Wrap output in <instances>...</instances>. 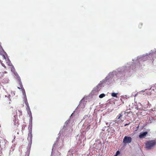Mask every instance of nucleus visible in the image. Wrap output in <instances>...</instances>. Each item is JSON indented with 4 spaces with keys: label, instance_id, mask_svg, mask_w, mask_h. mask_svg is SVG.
<instances>
[{
    "label": "nucleus",
    "instance_id": "1a4fd4ad",
    "mask_svg": "<svg viewBox=\"0 0 156 156\" xmlns=\"http://www.w3.org/2000/svg\"><path fill=\"white\" fill-rule=\"evenodd\" d=\"M28 139L31 142L32 139V136L31 133H29L28 137Z\"/></svg>",
    "mask_w": 156,
    "mask_h": 156
},
{
    "label": "nucleus",
    "instance_id": "5701e85b",
    "mask_svg": "<svg viewBox=\"0 0 156 156\" xmlns=\"http://www.w3.org/2000/svg\"><path fill=\"white\" fill-rule=\"evenodd\" d=\"M123 121V120H121V121L122 122V121Z\"/></svg>",
    "mask_w": 156,
    "mask_h": 156
},
{
    "label": "nucleus",
    "instance_id": "b1692460",
    "mask_svg": "<svg viewBox=\"0 0 156 156\" xmlns=\"http://www.w3.org/2000/svg\"><path fill=\"white\" fill-rule=\"evenodd\" d=\"M17 133L18 134H19V133H18V132H17Z\"/></svg>",
    "mask_w": 156,
    "mask_h": 156
},
{
    "label": "nucleus",
    "instance_id": "423d86ee",
    "mask_svg": "<svg viewBox=\"0 0 156 156\" xmlns=\"http://www.w3.org/2000/svg\"><path fill=\"white\" fill-rule=\"evenodd\" d=\"M147 134V132H145L142 133H141L139 135V137L140 138L144 137Z\"/></svg>",
    "mask_w": 156,
    "mask_h": 156
},
{
    "label": "nucleus",
    "instance_id": "f3484780",
    "mask_svg": "<svg viewBox=\"0 0 156 156\" xmlns=\"http://www.w3.org/2000/svg\"><path fill=\"white\" fill-rule=\"evenodd\" d=\"M142 25H143V24L142 23H140L139 24V27L140 28H141L142 27Z\"/></svg>",
    "mask_w": 156,
    "mask_h": 156
},
{
    "label": "nucleus",
    "instance_id": "6e6552de",
    "mask_svg": "<svg viewBox=\"0 0 156 156\" xmlns=\"http://www.w3.org/2000/svg\"><path fill=\"white\" fill-rule=\"evenodd\" d=\"M101 89V86L100 85H98L96 87L94 88V90L96 91H100Z\"/></svg>",
    "mask_w": 156,
    "mask_h": 156
},
{
    "label": "nucleus",
    "instance_id": "412c9836",
    "mask_svg": "<svg viewBox=\"0 0 156 156\" xmlns=\"http://www.w3.org/2000/svg\"><path fill=\"white\" fill-rule=\"evenodd\" d=\"M27 105H27H28V103L27 102L26 103Z\"/></svg>",
    "mask_w": 156,
    "mask_h": 156
},
{
    "label": "nucleus",
    "instance_id": "f257e3e1",
    "mask_svg": "<svg viewBox=\"0 0 156 156\" xmlns=\"http://www.w3.org/2000/svg\"><path fill=\"white\" fill-rule=\"evenodd\" d=\"M156 145L155 140H150L147 141L145 143V148L147 150L153 149Z\"/></svg>",
    "mask_w": 156,
    "mask_h": 156
},
{
    "label": "nucleus",
    "instance_id": "a211bd4d",
    "mask_svg": "<svg viewBox=\"0 0 156 156\" xmlns=\"http://www.w3.org/2000/svg\"><path fill=\"white\" fill-rule=\"evenodd\" d=\"M129 124H130V123H128V124H125V125L124 126H126L127 125H129Z\"/></svg>",
    "mask_w": 156,
    "mask_h": 156
},
{
    "label": "nucleus",
    "instance_id": "39448f33",
    "mask_svg": "<svg viewBox=\"0 0 156 156\" xmlns=\"http://www.w3.org/2000/svg\"><path fill=\"white\" fill-rule=\"evenodd\" d=\"M6 54V52L4 51L2 47H0V55L2 57V59L3 60H6V58L5 57V55Z\"/></svg>",
    "mask_w": 156,
    "mask_h": 156
},
{
    "label": "nucleus",
    "instance_id": "393cba45",
    "mask_svg": "<svg viewBox=\"0 0 156 156\" xmlns=\"http://www.w3.org/2000/svg\"><path fill=\"white\" fill-rule=\"evenodd\" d=\"M114 156H116V155H115Z\"/></svg>",
    "mask_w": 156,
    "mask_h": 156
},
{
    "label": "nucleus",
    "instance_id": "6ab92c4d",
    "mask_svg": "<svg viewBox=\"0 0 156 156\" xmlns=\"http://www.w3.org/2000/svg\"><path fill=\"white\" fill-rule=\"evenodd\" d=\"M4 73H7V72H6V71H5V72H4Z\"/></svg>",
    "mask_w": 156,
    "mask_h": 156
},
{
    "label": "nucleus",
    "instance_id": "aec40b11",
    "mask_svg": "<svg viewBox=\"0 0 156 156\" xmlns=\"http://www.w3.org/2000/svg\"><path fill=\"white\" fill-rule=\"evenodd\" d=\"M146 94H147V93H146H146H145V94H144V95H146Z\"/></svg>",
    "mask_w": 156,
    "mask_h": 156
},
{
    "label": "nucleus",
    "instance_id": "ddd939ff",
    "mask_svg": "<svg viewBox=\"0 0 156 156\" xmlns=\"http://www.w3.org/2000/svg\"><path fill=\"white\" fill-rule=\"evenodd\" d=\"M117 94H118V93H112L111 94V95L113 97L117 98Z\"/></svg>",
    "mask_w": 156,
    "mask_h": 156
},
{
    "label": "nucleus",
    "instance_id": "4be33fe9",
    "mask_svg": "<svg viewBox=\"0 0 156 156\" xmlns=\"http://www.w3.org/2000/svg\"><path fill=\"white\" fill-rule=\"evenodd\" d=\"M22 129H23V127H22Z\"/></svg>",
    "mask_w": 156,
    "mask_h": 156
},
{
    "label": "nucleus",
    "instance_id": "0eeeda50",
    "mask_svg": "<svg viewBox=\"0 0 156 156\" xmlns=\"http://www.w3.org/2000/svg\"><path fill=\"white\" fill-rule=\"evenodd\" d=\"M14 74L16 78L18 80H20V77L19 76L17 73L16 72H15V73H14Z\"/></svg>",
    "mask_w": 156,
    "mask_h": 156
},
{
    "label": "nucleus",
    "instance_id": "4468645a",
    "mask_svg": "<svg viewBox=\"0 0 156 156\" xmlns=\"http://www.w3.org/2000/svg\"><path fill=\"white\" fill-rule=\"evenodd\" d=\"M122 114H120L119 115H118V116H117V117H116V119H120V118L122 117Z\"/></svg>",
    "mask_w": 156,
    "mask_h": 156
},
{
    "label": "nucleus",
    "instance_id": "f03ea898",
    "mask_svg": "<svg viewBox=\"0 0 156 156\" xmlns=\"http://www.w3.org/2000/svg\"><path fill=\"white\" fill-rule=\"evenodd\" d=\"M13 120V125L14 127H17L19 125V122L17 119L16 115H14L13 118H12Z\"/></svg>",
    "mask_w": 156,
    "mask_h": 156
},
{
    "label": "nucleus",
    "instance_id": "f8f14e48",
    "mask_svg": "<svg viewBox=\"0 0 156 156\" xmlns=\"http://www.w3.org/2000/svg\"><path fill=\"white\" fill-rule=\"evenodd\" d=\"M18 80L19 81V84L20 85V87H18V88L19 89H20L22 88V87H23L22 85V82H21V79H20V80Z\"/></svg>",
    "mask_w": 156,
    "mask_h": 156
},
{
    "label": "nucleus",
    "instance_id": "2eb2a0df",
    "mask_svg": "<svg viewBox=\"0 0 156 156\" xmlns=\"http://www.w3.org/2000/svg\"><path fill=\"white\" fill-rule=\"evenodd\" d=\"M105 96V94H101L99 96V97L100 98H102Z\"/></svg>",
    "mask_w": 156,
    "mask_h": 156
},
{
    "label": "nucleus",
    "instance_id": "9d476101",
    "mask_svg": "<svg viewBox=\"0 0 156 156\" xmlns=\"http://www.w3.org/2000/svg\"><path fill=\"white\" fill-rule=\"evenodd\" d=\"M16 114L15 115H16L17 117V114L18 115L19 117L21 116L22 115V112L21 111L18 110V112H16Z\"/></svg>",
    "mask_w": 156,
    "mask_h": 156
},
{
    "label": "nucleus",
    "instance_id": "20e7f679",
    "mask_svg": "<svg viewBox=\"0 0 156 156\" xmlns=\"http://www.w3.org/2000/svg\"><path fill=\"white\" fill-rule=\"evenodd\" d=\"M132 140V139L131 137L126 136L124 137L123 140V143L124 144L130 143Z\"/></svg>",
    "mask_w": 156,
    "mask_h": 156
},
{
    "label": "nucleus",
    "instance_id": "dca6fc26",
    "mask_svg": "<svg viewBox=\"0 0 156 156\" xmlns=\"http://www.w3.org/2000/svg\"><path fill=\"white\" fill-rule=\"evenodd\" d=\"M120 154V152L119 151H117L116 153V154H115L116 156H117V155Z\"/></svg>",
    "mask_w": 156,
    "mask_h": 156
},
{
    "label": "nucleus",
    "instance_id": "7ed1b4c3",
    "mask_svg": "<svg viewBox=\"0 0 156 156\" xmlns=\"http://www.w3.org/2000/svg\"><path fill=\"white\" fill-rule=\"evenodd\" d=\"M3 62H6V63L7 64V65L9 66H13L12 63H11V62L10 61V60H9V59H6V61H5V60H3V61H1L0 59V62L1 63V64H2V66H3L5 68H6V66H5V65H4V64L3 63Z\"/></svg>",
    "mask_w": 156,
    "mask_h": 156
},
{
    "label": "nucleus",
    "instance_id": "9b49d317",
    "mask_svg": "<svg viewBox=\"0 0 156 156\" xmlns=\"http://www.w3.org/2000/svg\"><path fill=\"white\" fill-rule=\"evenodd\" d=\"M11 71L13 73H15V72H16V71L15 69V68L14 67V66H12L11 67Z\"/></svg>",
    "mask_w": 156,
    "mask_h": 156
}]
</instances>
